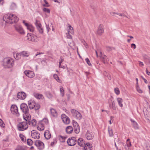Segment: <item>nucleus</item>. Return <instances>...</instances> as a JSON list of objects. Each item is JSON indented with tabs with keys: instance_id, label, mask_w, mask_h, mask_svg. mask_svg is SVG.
I'll return each mask as SVG.
<instances>
[{
	"instance_id": "8fccbe9b",
	"label": "nucleus",
	"mask_w": 150,
	"mask_h": 150,
	"mask_svg": "<svg viewBox=\"0 0 150 150\" xmlns=\"http://www.w3.org/2000/svg\"><path fill=\"white\" fill-rule=\"evenodd\" d=\"M115 92V93L118 95L120 94V92L119 88H115L114 89Z\"/></svg>"
},
{
	"instance_id": "6ab92c4d",
	"label": "nucleus",
	"mask_w": 150,
	"mask_h": 150,
	"mask_svg": "<svg viewBox=\"0 0 150 150\" xmlns=\"http://www.w3.org/2000/svg\"><path fill=\"white\" fill-rule=\"evenodd\" d=\"M100 59L105 64L107 62V57L105 55H103L101 52H100Z\"/></svg>"
},
{
	"instance_id": "f03ea898",
	"label": "nucleus",
	"mask_w": 150,
	"mask_h": 150,
	"mask_svg": "<svg viewBox=\"0 0 150 150\" xmlns=\"http://www.w3.org/2000/svg\"><path fill=\"white\" fill-rule=\"evenodd\" d=\"M4 65L6 68H12L14 65L13 60L11 58H7L4 59Z\"/></svg>"
},
{
	"instance_id": "2f4dec72",
	"label": "nucleus",
	"mask_w": 150,
	"mask_h": 150,
	"mask_svg": "<svg viewBox=\"0 0 150 150\" xmlns=\"http://www.w3.org/2000/svg\"><path fill=\"white\" fill-rule=\"evenodd\" d=\"M32 106H33V109L34 108V109L35 110L36 112H37V110H38L40 107V105L38 103L35 104L33 106L32 105Z\"/></svg>"
},
{
	"instance_id": "0e129e2a",
	"label": "nucleus",
	"mask_w": 150,
	"mask_h": 150,
	"mask_svg": "<svg viewBox=\"0 0 150 150\" xmlns=\"http://www.w3.org/2000/svg\"><path fill=\"white\" fill-rule=\"evenodd\" d=\"M57 113H51V115L53 117H57Z\"/></svg>"
},
{
	"instance_id": "7ed1b4c3",
	"label": "nucleus",
	"mask_w": 150,
	"mask_h": 150,
	"mask_svg": "<svg viewBox=\"0 0 150 150\" xmlns=\"http://www.w3.org/2000/svg\"><path fill=\"white\" fill-rule=\"evenodd\" d=\"M48 123V120L47 118H44L40 121L37 127V129L40 131H42L44 129L45 126Z\"/></svg>"
},
{
	"instance_id": "13d9d810",
	"label": "nucleus",
	"mask_w": 150,
	"mask_h": 150,
	"mask_svg": "<svg viewBox=\"0 0 150 150\" xmlns=\"http://www.w3.org/2000/svg\"><path fill=\"white\" fill-rule=\"evenodd\" d=\"M41 62L42 64L45 65L46 63V61L44 59H42L41 60Z\"/></svg>"
},
{
	"instance_id": "f257e3e1",
	"label": "nucleus",
	"mask_w": 150,
	"mask_h": 150,
	"mask_svg": "<svg viewBox=\"0 0 150 150\" xmlns=\"http://www.w3.org/2000/svg\"><path fill=\"white\" fill-rule=\"evenodd\" d=\"M3 19L6 23L10 24L17 23L19 20L18 18L16 16L12 14L5 15L3 17Z\"/></svg>"
},
{
	"instance_id": "58836bf2",
	"label": "nucleus",
	"mask_w": 150,
	"mask_h": 150,
	"mask_svg": "<svg viewBox=\"0 0 150 150\" xmlns=\"http://www.w3.org/2000/svg\"><path fill=\"white\" fill-rule=\"evenodd\" d=\"M27 142L28 144L29 145H32L33 144V142L30 139H28L27 140Z\"/></svg>"
},
{
	"instance_id": "39448f33",
	"label": "nucleus",
	"mask_w": 150,
	"mask_h": 150,
	"mask_svg": "<svg viewBox=\"0 0 150 150\" xmlns=\"http://www.w3.org/2000/svg\"><path fill=\"white\" fill-rule=\"evenodd\" d=\"M27 37V39L30 41L37 42L39 40V39L36 35L31 33H28Z\"/></svg>"
},
{
	"instance_id": "49530a36",
	"label": "nucleus",
	"mask_w": 150,
	"mask_h": 150,
	"mask_svg": "<svg viewBox=\"0 0 150 150\" xmlns=\"http://www.w3.org/2000/svg\"><path fill=\"white\" fill-rule=\"evenodd\" d=\"M14 57L16 59H19L21 58V56L20 55L19 53H17L14 54Z\"/></svg>"
},
{
	"instance_id": "f704fd0d",
	"label": "nucleus",
	"mask_w": 150,
	"mask_h": 150,
	"mask_svg": "<svg viewBox=\"0 0 150 150\" xmlns=\"http://www.w3.org/2000/svg\"><path fill=\"white\" fill-rule=\"evenodd\" d=\"M35 25L36 26L37 28L42 26V25L41 24L40 22L39 21L36 19L35 20Z\"/></svg>"
},
{
	"instance_id": "4be33fe9",
	"label": "nucleus",
	"mask_w": 150,
	"mask_h": 150,
	"mask_svg": "<svg viewBox=\"0 0 150 150\" xmlns=\"http://www.w3.org/2000/svg\"><path fill=\"white\" fill-rule=\"evenodd\" d=\"M44 136L47 139H49L51 136V134L49 130H46L44 133Z\"/></svg>"
},
{
	"instance_id": "a19ab883",
	"label": "nucleus",
	"mask_w": 150,
	"mask_h": 150,
	"mask_svg": "<svg viewBox=\"0 0 150 150\" xmlns=\"http://www.w3.org/2000/svg\"><path fill=\"white\" fill-rule=\"evenodd\" d=\"M72 123L74 127H76L79 126V125L74 120H73L72 121Z\"/></svg>"
},
{
	"instance_id": "f8f14e48",
	"label": "nucleus",
	"mask_w": 150,
	"mask_h": 150,
	"mask_svg": "<svg viewBox=\"0 0 150 150\" xmlns=\"http://www.w3.org/2000/svg\"><path fill=\"white\" fill-rule=\"evenodd\" d=\"M20 109L23 112H28V108L27 105L25 103H23L21 104Z\"/></svg>"
},
{
	"instance_id": "864d4df0",
	"label": "nucleus",
	"mask_w": 150,
	"mask_h": 150,
	"mask_svg": "<svg viewBox=\"0 0 150 150\" xmlns=\"http://www.w3.org/2000/svg\"><path fill=\"white\" fill-rule=\"evenodd\" d=\"M60 92L62 97H63L64 95V91L63 88H60Z\"/></svg>"
},
{
	"instance_id": "603ef678",
	"label": "nucleus",
	"mask_w": 150,
	"mask_h": 150,
	"mask_svg": "<svg viewBox=\"0 0 150 150\" xmlns=\"http://www.w3.org/2000/svg\"><path fill=\"white\" fill-rule=\"evenodd\" d=\"M43 11L44 12L47 13H49L50 12V10L49 9L45 8H44L43 9Z\"/></svg>"
},
{
	"instance_id": "5701e85b",
	"label": "nucleus",
	"mask_w": 150,
	"mask_h": 150,
	"mask_svg": "<svg viewBox=\"0 0 150 150\" xmlns=\"http://www.w3.org/2000/svg\"><path fill=\"white\" fill-rule=\"evenodd\" d=\"M91 145L89 143H87L84 146V150H92Z\"/></svg>"
},
{
	"instance_id": "a18cd8bd",
	"label": "nucleus",
	"mask_w": 150,
	"mask_h": 150,
	"mask_svg": "<svg viewBox=\"0 0 150 150\" xmlns=\"http://www.w3.org/2000/svg\"><path fill=\"white\" fill-rule=\"evenodd\" d=\"M70 31L68 30V33H66L67 37L68 39H71L72 37L71 35L70 34Z\"/></svg>"
},
{
	"instance_id": "4468645a",
	"label": "nucleus",
	"mask_w": 150,
	"mask_h": 150,
	"mask_svg": "<svg viewBox=\"0 0 150 150\" xmlns=\"http://www.w3.org/2000/svg\"><path fill=\"white\" fill-rule=\"evenodd\" d=\"M24 73L27 76L30 78L33 77L35 76L34 72L32 71L26 70L24 71Z\"/></svg>"
},
{
	"instance_id": "72a5a7b5",
	"label": "nucleus",
	"mask_w": 150,
	"mask_h": 150,
	"mask_svg": "<svg viewBox=\"0 0 150 150\" xmlns=\"http://www.w3.org/2000/svg\"><path fill=\"white\" fill-rule=\"evenodd\" d=\"M145 118L150 122V113H144Z\"/></svg>"
},
{
	"instance_id": "473e14b6",
	"label": "nucleus",
	"mask_w": 150,
	"mask_h": 150,
	"mask_svg": "<svg viewBox=\"0 0 150 150\" xmlns=\"http://www.w3.org/2000/svg\"><path fill=\"white\" fill-rule=\"evenodd\" d=\"M117 100L120 106L121 107H122L123 106V105L122 104L123 100L122 98H118L117 99Z\"/></svg>"
},
{
	"instance_id": "cd10ccee",
	"label": "nucleus",
	"mask_w": 150,
	"mask_h": 150,
	"mask_svg": "<svg viewBox=\"0 0 150 150\" xmlns=\"http://www.w3.org/2000/svg\"><path fill=\"white\" fill-rule=\"evenodd\" d=\"M45 93L46 96L49 98H51L53 97V95L50 91H46L45 92Z\"/></svg>"
},
{
	"instance_id": "79ce46f5",
	"label": "nucleus",
	"mask_w": 150,
	"mask_h": 150,
	"mask_svg": "<svg viewBox=\"0 0 150 150\" xmlns=\"http://www.w3.org/2000/svg\"><path fill=\"white\" fill-rule=\"evenodd\" d=\"M106 48L107 50L108 51H111L113 50H115V49L114 48L110 46H106Z\"/></svg>"
},
{
	"instance_id": "c03bdc74",
	"label": "nucleus",
	"mask_w": 150,
	"mask_h": 150,
	"mask_svg": "<svg viewBox=\"0 0 150 150\" xmlns=\"http://www.w3.org/2000/svg\"><path fill=\"white\" fill-rule=\"evenodd\" d=\"M44 1L45 2V4H44L43 5V6L48 7L50 6V5L49 3L47 2L46 0H44Z\"/></svg>"
},
{
	"instance_id": "de8ad7c7",
	"label": "nucleus",
	"mask_w": 150,
	"mask_h": 150,
	"mask_svg": "<svg viewBox=\"0 0 150 150\" xmlns=\"http://www.w3.org/2000/svg\"><path fill=\"white\" fill-rule=\"evenodd\" d=\"M31 124L33 126H35L36 124V121L35 119H33L31 122Z\"/></svg>"
},
{
	"instance_id": "5fc2aeb1",
	"label": "nucleus",
	"mask_w": 150,
	"mask_h": 150,
	"mask_svg": "<svg viewBox=\"0 0 150 150\" xmlns=\"http://www.w3.org/2000/svg\"><path fill=\"white\" fill-rule=\"evenodd\" d=\"M15 150H25V148L22 146H18Z\"/></svg>"
},
{
	"instance_id": "ea45409f",
	"label": "nucleus",
	"mask_w": 150,
	"mask_h": 150,
	"mask_svg": "<svg viewBox=\"0 0 150 150\" xmlns=\"http://www.w3.org/2000/svg\"><path fill=\"white\" fill-rule=\"evenodd\" d=\"M74 131L75 133L78 134L79 132L80 129L79 126L74 127Z\"/></svg>"
},
{
	"instance_id": "c756f323",
	"label": "nucleus",
	"mask_w": 150,
	"mask_h": 150,
	"mask_svg": "<svg viewBox=\"0 0 150 150\" xmlns=\"http://www.w3.org/2000/svg\"><path fill=\"white\" fill-rule=\"evenodd\" d=\"M73 115L75 116L76 119L80 120L81 119L82 116L81 113H74Z\"/></svg>"
},
{
	"instance_id": "aec40b11",
	"label": "nucleus",
	"mask_w": 150,
	"mask_h": 150,
	"mask_svg": "<svg viewBox=\"0 0 150 150\" xmlns=\"http://www.w3.org/2000/svg\"><path fill=\"white\" fill-rule=\"evenodd\" d=\"M10 110L11 112H18V108L15 105H13L11 106Z\"/></svg>"
},
{
	"instance_id": "a878e982",
	"label": "nucleus",
	"mask_w": 150,
	"mask_h": 150,
	"mask_svg": "<svg viewBox=\"0 0 150 150\" xmlns=\"http://www.w3.org/2000/svg\"><path fill=\"white\" fill-rule=\"evenodd\" d=\"M67 137V136H63L61 135H59L58 136V138L59 140L61 142H64L65 141V139Z\"/></svg>"
},
{
	"instance_id": "7c9ffc66",
	"label": "nucleus",
	"mask_w": 150,
	"mask_h": 150,
	"mask_svg": "<svg viewBox=\"0 0 150 150\" xmlns=\"http://www.w3.org/2000/svg\"><path fill=\"white\" fill-rule=\"evenodd\" d=\"M28 30H29L30 32H33L34 30V27L31 24L28 25L27 27Z\"/></svg>"
},
{
	"instance_id": "0eeeda50",
	"label": "nucleus",
	"mask_w": 150,
	"mask_h": 150,
	"mask_svg": "<svg viewBox=\"0 0 150 150\" xmlns=\"http://www.w3.org/2000/svg\"><path fill=\"white\" fill-rule=\"evenodd\" d=\"M77 142V139L75 137H71L69 138L67 140V143L69 146H73L75 145Z\"/></svg>"
},
{
	"instance_id": "9b49d317",
	"label": "nucleus",
	"mask_w": 150,
	"mask_h": 150,
	"mask_svg": "<svg viewBox=\"0 0 150 150\" xmlns=\"http://www.w3.org/2000/svg\"><path fill=\"white\" fill-rule=\"evenodd\" d=\"M61 118L64 124L67 125L70 123V121L69 118L65 114H62L61 115Z\"/></svg>"
},
{
	"instance_id": "a211bd4d",
	"label": "nucleus",
	"mask_w": 150,
	"mask_h": 150,
	"mask_svg": "<svg viewBox=\"0 0 150 150\" xmlns=\"http://www.w3.org/2000/svg\"><path fill=\"white\" fill-rule=\"evenodd\" d=\"M86 136L88 140H91L93 138V135L92 132L87 131L86 133Z\"/></svg>"
},
{
	"instance_id": "09e8293b",
	"label": "nucleus",
	"mask_w": 150,
	"mask_h": 150,
	"mask_svg": "<svg viewBox=\"0 0 150 150\" xmlns=\"http://www.w3.org/2000/svg\"><path fill=\"white\" fill-rule=\"evenodd\" d=\"M19 137L21 139V141L23 142H25L26 139H25L24 138V136L22 134H20Z\"/></svg>"
},
{
	"instance_id": "393cba45",
	"label": "nucleus",
	"mask_w": 150,
	"mask_h": 150,
	"mask_svg": "<svg viewBox=\"0 0 150 150\" xmlns=\"http://www.w3.org/2000/svg\"><path fill=\"white\" fill-rule=\"evenodd\" d=\"M28 105H29V108L30 109H33V106H31V105H34L36 104V103H35V101L34 100H31L30 101H29L28 102Z\"/></svg>"
},
{
	"instance_id": "423d86ee",
	"label": "nucleus",
	"mask_w": 150,
	"mask_h": 150,
	"mask_svg": "<svg viewBox=\"0 0 150 150\" xmlns=\"http://www.w3.org/2000/svg\"><path fill=\"white\" fill-rule=\"evenodd\" d=\"M15 30L22 35H24L25 32L22 26L20 24H16L14 25Z\"/></svg>"
},
{
	"instance_id": "1a4fd4ad",
	"label": "nucleus",
	"mask_w": 150,
	"mask_h": 150,
	"mask_svg": "<svg viewBox=\"0 0 150 150\" xmlns=\"http://www.w3.org/2000/svg\"><path fill=\"white\" fill-rule=\"evenodd\" d=\"M35 145L40 150H42L44 148V143L40 140H36L35 142Z\"/></svg>"
},
{
	"instance_id": "412c9836",
	"label": "nucleus",
	"mask_w": 150,
	"mask_h": 150,
	"mask_svg": "<svg viewBox=\"0 0 150 150\" xmlns=\"http://www.w3.org/2000/svg\"><path fill=\"white\" fill-rule=\"evenodd\" d=\"M77 142L78 145L80 146L84 147L85 145V143L82 138H79Z\"/></svg>"
},
{
	"instance_id": "bf43d9fd",
	"label": "nucleus",
	"mask_w": 150,
	"mask_h": 150,
	"mask_svg": "<svg viewBox=\"0 0 150 150\" xmlns=\"http://www.w3.org/2000/svg\"><path fill=\"white\" fill-rule=\"evenodd\" d=\"M82 42L83 43V44L85 46V47L86 48H87V45L86 42L85 41H84L83 40L82 41Z\"/></svg>"
},
{
	"instance_id": "b1692460",
	"label": "nucleus",
	"mask_w": 150,
	"mask_h": 150,
	"mask_svg": "<svg viewBox=\"0 0 150 150\" xmlns=\"http://www.w3.org/2000/svg\"><path fill=\"white\" fill-rule=\"evenodd\" d=\"M73 131V128L71 126H67L66 129V132L68 134L71 133Z\"/></svg>"
},
{
	"instance_id": "69168bd1",
	"label": "nucleus",
	"mask_w": 150,
	"mask_h": 150,
	"mask_svg": "<svg viewBox=\"0 0 150 150\" xmlns=\"http://www.w3.org/2000/svg\"><path fill=\"white\" fill-rule=\"evenodd\" d=\"M46 29L47 30V33H48L50 31V28L49 26L48 25L46 24Z\"/></svg>"
},
{
	"instance_id": "e433bc0d",
	"label": "nucleus",
	"mask_w": 150,
	"mask_h": 150,
	"mask_svg": "<svg viewBox=\"0 0 150 150\" xmlns=\"http://www.w3.org/2000/svg\"><path fill=\"white\" fill-rule=\"evenodd\" d=\"M108 131L109 136L110 137H112L113 136L112 130L111 129L108 128Z\"/></svg>"
},
{
	"instance_id": "052dcab7",
	"label": "nucleus",
	"mask_w": 150,
	"mask_h": 150,
	"mask_svg": "<svg viewBox=\"0 0 150 150\" xmlns=\"http://www.w3.org/2000/svg\"><path fill=\"white\" fill-rule=\"evenodd\" d=\"M64 59L62 58H61L59 60V67H60V66H61V64L62 62L63 61Z\"/></svg>"
},
{
	"instance_id": "680f3d73",
	"label": "nucleus",
	"mask_w": 150,
	"mask_h": 150,
	"mask_svg": "<svg viewBox=\"0 0 150 150\" xmlns=\"http://www.w3.org/2000/svg\"><path fill=\"white\" fill-rule=\"evenodd\" d=\"M91 7L94 10L96 8V6L93 4H91L90 5Z\"/></svg>"
},
{
	"instance_id": "338daca9",
	"label": "nucleus",
	"mask_w": 150,
	"mask_h": 150,
	"mask_svg": "<svg viewBox=\"0 0 150 150\" xmlns=\"http://www.w3.org/2000/svg\"><path fill=\"white\" fill-rule=\"evenodd\" d=\"M127 147H130L132 146L131 143L130 142H128L127 143Z\"/></svg>"
},
{
	"instance_id": "c85d7f7f",
	"label": "nucleus",
	"mask_w": 150,
	"mask_h": 150,
	"mask_svg": "<svg viewBox=\"0 0 150 150\" xmlns=\"http://www.w3.org/2000/svg\"><path fill=\"white\" fill-rule=\"evenodd\" d=\"M33 95L36 98L39 99L42 98V97H43V95L40 94L34 93Z\"/></svg>"
},
{
	"instance_id": "f3484780",
	"label": "nucleus",
	"mask_w": 150,
	"mask_h": 150,
	"mask_svg": "<svg viewBox=\"0 0 150 150\" xmlns=\"http://www.w3.org/2000/svg\"><path fill=\"white\" fill-rule=\"evenodd\" d=\"M19 54L21 56L26 57L29 56L30 53L27 51H23L19 53Z\"/></svg>"
},
{
	"instance_id": "dca6fc26",
	"label": "nucleus",
	"mask_w": 150,
	"mask_h": 150,
	"mask_svg": "<svg viewBox=\"0 0 150 150\" xmlns=\"http://www.w3.org/2000/svg\"><path fill=\"white\" fill-rule=\"evenodd\" d=\"M31 136L34 139H39L40 138V134L35 130H33L31 132Z\"/></svg>"
},
{
	"instance_id": "4c0bfd02",
	"label": "nucleus",
	"mask_w": 150,
	"mask_h": 150,
	"mask_svg": "<svg viewBox=\"0 0 150 150\" xmlns=\"http://www.w3.org/2000/svg\"><path fill=\"white\" fill-rule=\"evenodd\" d=\"M53 77L58 82L60 83V80L57 74H54L53 75Z\"/></svg>"
},
{
	"instance_id": "6e6552de",
	"label": "nucleus",
	"mask_w": 150,
	"mask_h": 150,
	"mask_svg": "<svg viewBox=\"0 0 150 150\" xmlns=\"http://www.w3.org/2000/svg\"><path fill=\"white\" fill-rule=\"evenodd\" d=\"M104 27L103 25L100 24L97 30L96 34L99 35H101L104 32Z\"/></svg>"
},
{
	"instance_id": "20e7f679",
	"label": "nucleus",
	"mask_w": 150,
	"mask_h": 150,
	"mask_svg": "<svg viewBox=\"0 0 150 150\" xmlns=\"http://www.w3.org/2000/svg\"><path fill=\"white\" fill-rule=\"evenodd\" d=\"M28 123L27 122H22L17 125V128L19 131H23L27 129L28 127Z\"/></svg>"
},
{
	"instance_id": "e2e57ef3",
	"label": "nucleus",
	"mask_w": 150,
	"mask_h": 150,
	"mask_svg": "<svg viewBox=\"0 0 150 150\" xmlns=\"http://www.w3.org/2000/svg\"><path fill=\"white\" fill-rule=\"evenodd\" d=\"M23 23L24 24L25 26L26 27L28 26V25L30 24L28 23H26L25 22V21L23 20Z\"/></svg>"
},
{
	"instance_id": "774afa93",
	"label": "nucleus",
	"mask_w": 150,
	"mask_h": 150,
	"mask_svg": "<svg viewBox=\"0 0 150 150\" xmlns=\"http://www.w3.org/2000/svg\"><path fill=\"white\" fill-rule=\"evenodd\" d=\"M131 47L133 48L134 49H135L136 48V45L134 43H132L131 44Z\"/></svg>"
},
{
	"instance_id": "ddd939ff",
	"label": "nucleus",
	"mask_w": 150,
	"mask_h": 150,
	"mask_svg": "<svg viewBox=\"0 0 150 150\" xmlns=\"http://www.w3.org/2000/svg\"><path fill=\"white\" fill-rule=\"evenodd\" d=\"M108 103L110 107L112 108L113 110H115V104L114 102V100L113 97H111L109 99Z\"/></svg>"
},
{
	"instance_id": "4d7b16f0",
	"label": "nucleus",
	"mask_w": 150,
	"mask_h": 150,
	"mask_svg": "<svg viewBox=\"0 0 150 150\" xmlns=\"http://www.w3.org/2000/svg\"><path fill=\"white\" fill-rule=\"evenodd\" d=\"M69 30H71V32L70 31V33L71 34H73L74 33V31L73 30V28L70 25H69Z\"/></svg>"
},
{
	"instance_id": "bb28decb",
	"label": "nucleus",
	"mask_w": 150,
	"mask_h": 150,
	"mask_svg": "<svg viewBox=\"0 0 150 150\" xmlns=\"http://www.w3.org/2000/svg\"><path fill=\"white\" fill-rule=\"evenodd\" d=\"M131 121L133 123V125L134 128L136 129H138V125L136 122L132 119H130Z\"/></svg>"
},
{
	"instance_id": "9d476101",
	"label": "nucleus",
	"mask_w": 150,
	"mask_h": 150,
	"mask_svg": "<svg viewBox=\"0 0 150 150\" xmlns=\"http://www.w3.org/2000/svg\"><path fill=\"white\" fill-rule=\"evenodd\" d=\"M24 119L27 122L29 125L31 124L30 120L31 117L29 113H24L23 115Z\"/></svg>"
},
{
	"instance_id": "2eb2a0df",
	"label": "nucleus",
	"mask_w": 150,
	"mask_h": 150,
	"mask_svg": "<svg viewBox=\"0 0 150 150\" xmlns=\"http://www.w3.org/2000/svg\"><path fill=\"white\" fill-rule=\"evenodd\" d=\"M17 97L20 99L24 100L26 97V94L23 92H19L17 95Z\"/></svg>"
},
{
	"instance_id": "37998d69",
	"label": "nucleus",
	"mask_w": 150,
	"mask_h": 150,
	"mask_svg": "<svg viewBox=\"0 0 150 150\" xmlns=\"http://www.w3.org/2000/svg\"><path fill=\"white\" fill-rule=\"evenodd\" d=\"M40 33L41 34H43V29L42 28V26L37 28Z\"/></svg>"
},
{
	"instance_id": "c9c22d12",
	"label": "nucleus",
	"mask_w": 150,
	"mask_h": 150,
	"mask_svg": "<svg viewBox=\"0 0 150 150\" xmlns=\"http://www.w3.org/2000/svg\"><path fill=\"white\" fill-rule=\"evenodd\" d=\"M16 8V4L14 3H11L10 6V8L12 10H14Z\"/></svg>"
},
{
	"instance_id": "3c124183",
	"label": "nucleus",
	"mask_w": 150,
	"mask_h": 150,
	"mask_svg": "<svg viewBox=\"0 0 150 150\" xmlns=\"http://www.w3.org/2000/svg\"><path fill=\"white\" fill-rule=\"evenodd\" d=\"M85 61L89 66H92V64L91 63L89 59L88 58H86L85 59Z\"/></svg>"
},
{
	"instance_id": "6e6d98bb",
	"label": "nucleus",
	"mask_w": 150,
	"mask_h": 150,
	"mask_svg": "<svg viewBox=\"0 0 150 150\" xmlns=\"http://www.w3.org/2000/svg\"><path fill=\"white\" fill-rule=\"evenodd\" d=\"M5 124L3 121L1 119H0V126L3 127H4Z\"/></svg>"
}]
</instances>
